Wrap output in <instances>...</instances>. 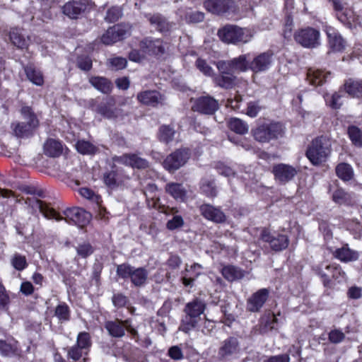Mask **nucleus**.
<instances>
[{
    "label": "nucleus",
    "instance_id": "nucleus-1",
    "mask_svg": "<svg viewBox=\"0 0 362 362\" xmlns=\"http://www.w3.org/2000/svg\"><path fill=\"white\" fill-rule=\"evenodd\" d=\"M21 114L25 122L15 121L11 124L12 134L17 138L31 136L39 126V120L31 107L24 106L21 109Z\"/></svg>",
    "mask_w": 362,
    "mask_h": 362
},
{
    "label": "nucleus",
    "instance_id": "nucleus-2",
    "mask_svg": "<svg viewBox=\"0 0 362 362\" xmlns=\"http://www.w3.org/2000/svg\"><path fill=\"white\" fill-rule=\"evenodd\" d=\"M206 307L204 300L199 298H195L187 303L184 308L185 315L182 320L180 330L187 333L196 327Z\"/></svg>",
    "mask_w": 362,
    "mask_h": 362
},
{
    "label": "nucleus",
    "instance_id": "nucleus-3",
    "mask_svg": "<svg viewBox=\"0 0 362 362\" xmlns=\"http://www.w3.org/2000/svg\"><path fill=\"white\" fill-rule=\"evenodd\" d=\"M332 153V144L329 138L319 136L313 140L306 151V156L314 165L327 161Z\"/></svg>",
    "mask_w": 362,
    "mask_h": 362
},
{
    "label": "nucleus",
    "instance_id": "nucleus-4",
    "mask_svg": "<svg viewBox=\"0 0 362 362\" xmlns=\"http://www.w3.org/2000/svg\"><path fill=\"white\" fill-rule=\"evenodd\" d=\"M218 36L221 41L228 44L247 43L252 38L253 33L249 28L226 25L218 30Z\"/></svg>",
    "mask_w": 362,
    "mask_h": 362
},
{
    "label": "nucleus",
    "instance_id": "nucleus-5",
    "mask_svg": "<svg viewBox=\"0 0 362 362\" xmlns=\"http://www.w3.org/2000/svg\"><path fill=\"white\" fill-rule=\"evenodd\" d=\"M117 274L123 279H130L134 286L141 287L146 283L148 272L144 267L124 263L117 266Z\"/></svg>",
    "mask_w": 362,
    "mask_h": 362
},
{
    "label": "nucleus",
    "instance_id": "nucleus-6",
    "mask_svg": "<svg viewBox=\"0 0 362 362\" xmlns=\"http://www.w3.org/2000/svg\"><path fill=\"white\" fill-rule=\"evenodd\" d=\"M284 134L283 127L279 122L263 124L253 130V136L260 143H268L277 139Z\"/></svg>",
    "mask_w": 362,
    "mask_h": 362
},
{
    "label": "nucleus",
    "instance_id": "nucleus-7",
    "mask_svg": "<svg viewBox=\"0 0 362 362\" xmlns=\"http://www.w3.org/2000/svg\"><path fill=\"white\" fill-rule=\"evenodd\" d=\"M320 32L313 28H305L297 30L294 39L297 43L305 48H315L320 45Z\"/></svg>",
    "mask_w": 362,
    "mask_h": 362
},
{
    "label": "nucleus",
    "instance_id": "nucleus-8",
    "mask_svg": "<svg viewBox=\"0 0 362 362\" xmlns=\"http://www.w3.org/2000/svg\"><path fill=\"white\" fill-rule=\"evenodd\" d=\"M131 26L128 24H117L107 30L102 35L101 42L110 45L122 40L130 35Z\"/></svg>",
    "mask_w": 362,
    "mask_h": 362
},
{
    "label": "nucleus",
    "instance_id": "nucleus-9",
    "mask_svg": "<svg viewBox=\"0 0 362 362\" xmlns=\"http://www.w3.org/2000/svg\"><path fill=\"white\" fill-rule=\"evenodd\" d=\"M190 153L188 150L179 149L166 157L163 167L170 172H174L183 166L189 160Z\"/></svg>",
    "mask_w": 362,
    "mask_h": 362
},
{
    "label": "nucleus",
    "instance_id": "nucleus-10",
    "mask_svg": "<svg viewBox=\"0 0 362 362\" xmlns=\"http://www.w3.org/2000/svg\"><path fill=\"white\" fill-rule=\"evenodd\" d=\"M218 103L214 98L206 95L194 100L192 109L205 115H213L218 109Z\"/></svg>",
    "mask_w": 362,
    "mask_h": 362
},
{
    "label": "nucleus",
    "instance_id": "nucleus-11",
    "mask_svg": "<svg viewBox=\"0 0 362 362\" xmlns=\"http://www.w3.org/2000/svg\"><path fill=\"white\" fill-rule=\"evenodd\" d=\"M65 219L69 220L81 227L88 224L91 218L90 213L78 206H73L64 211Z\"/></svg>",
    "mask_w": 362,
    "mask_h": 362
},
{
    "label": "nucleus",
    "instance_id": "nucleus-12",
    "mask_svg": "<svg viewBox=\"0 0 362 362\" xmlns=\"http://www.w3.org/2000/svg\"><path fill=\"white\" fill-rule=\"evenodd\" d=\"M269 291L267 288H261L252 294L247 300L246 310L250 313L259 312L267 300Z\"/></svg>",
    "mask_w": 362,
    "mask_h": 362
},
{
    "label": "nucleus",
    "instance_id": "nucleus-13",
    "mask_svg": "<svg viewBox=\"0 0 362 362\" xmlns=\"http://www.w3.org/2000/svg\"><path fill=\"white\" fill-rule=\"evenodd\" d=\"M273 63V54L271 52H263L250 62L249 68L254 73L267 71Z\"/></svg>",
    "mask_w": 362,
    "mask_h": 362
},
{
    "label": "nucleus",
    "instance_id": "nucleus-14",
    "mask_svg": "<svg viewBox=\"0 0 362 362\" xmlns=\"http://www.w3.org/2000/svg\"><path fill=\"white\" fill-rule=\"evenodd\" d=\"M204 6L209 12L221 15L233 11L235 4L233 0H206Z\"/></svg>",
    "mask_w": 362,
    "mask_h": 362
},
{
    "label": "nucleus",
    "instance_id": "nucleus-15",
    "mask_svg": "<svg viewBox=\"0 0 362 362\" xmlns=\"http://www.w3.org/2000/svg\"><path fill=\"white\" fill-rule=\"evenodd\" d=\"M263 241L268 243L271 248L274 251H281L286 249L289 240L285 235H272L266 229H264L261 234Z\"/></svg>",
    "mask_w": 362,
    "mask_h": 362
},
{
    "label": "nucleus",
    "instance_id": "nucleus-16",
    "mask_svg": "<svg viewBox=\"0 0 362 362\" xmlns=\"http://www.w3.org/2000/svg\"><path fill=\"white\" fill-rule=\"evenodd\" d=\"M272 173L276 180L286 183L296 175L297 170L290 165L279 163L273 166Z\"/></svg>",
    "mask_w": 362,
    "mask_h": 362
},
{
    "label": "nucleus",
    "instance_id": "nucleus-17",
    "mask_svg": "<svg viewBox=\"0 0 362 362\" xmlns=\"http://www.w3.org/2000/svg\"><path fill=\"white\" fill-rule=\"evenodd\" d=\"M146 18L152 27L160 33H168L173 29L175 24L170 23L160 13L146 14Z\"/></svg>",
    "mask_w": 362,
    "mask_h": 362
},
{
    "label": "nucleus",
    "instance_id": "nucleus-18",
    "mask_svg": "<svg viewBox=\"0 0 362 362\" xmlns=\"http://www.w3.org/2000/svg\"><path fill=\"white\" fill-rule=\"evenodd\" d=\"M86 8V0H71L64 5L62 11L69 18L76 19Z\"/></svg>",
    "mask_w": 362,
    "mask_h": 362
},
{
    "label": "nucleus",
    "instance_id": "nucleus-19",
    "mask_svg": "<svg viewBox=\"0 0 362 362\" xmlns=\"http://www.w3.org/2000/svg\"><path fill=\"white\" fill-rule=\"evenodd\" d=\"M325 269L327 270V272L323 271L322 267H318L316 269L317 274L323 279L325 285H327L329 281V274L334 279L338 280V281H341L345 278V272L342 271L340 267L326 265Z\"/></svg>",
    "mask_w": 362,
    "mask_h": 362
},
{
    "label": "nucleus",
    "instance_id": "nucleus-20",
    "mask_svg": "<svg viewBox=\"0 0 362 362\" xmlns=\"http://www.w3.org/2000/svg\"><path fill=\"white\" fill-rule=\"evenodd\" d=\"M97 112L108 119H115L121 114V110L115 107V101L112 98H108L105 103L99 105Z\"/></svg>",
    "mask_w": 362,
    "mask_h": 362
},
{
    "label": "nucleus",
    "instance_id": "nucleus-21",
    "mask_svg": "<svg viewBox=\"0 0 362 362\" xmlns=\"http://www.w3.org/2000/svg\"><path fill=\"white\" fill-rule=\"evenodd\" d=\"M137 100L144 105L155 107L162 104L164 98L156 90H145L138 93Z\"/></svg>",
    "mask_w": 362,
    "mask_h": 362
},
{
    "label": "nucleus",
    "instance_id": "nucleus-22",
    "mask_svg": "<svg viewBox=\"0 0 362 362\" xmlns=\"http://www.w3.org/2000/svg\"><path fill=\"white\" fill-rule=\"evenodd\" d=\"M142 50L149 54H163L165 52V47L163 42L160 39L146 38L141 42Z\"/></svg>",
    "mask_w": 362,
    "mask_h": 362
},
{
    "label": "nucleus",
    "instance_id": "nucleus-23",
    "mask_svg": "<svg viewBox=\"0 0 362 362\" xmlns=\"http://www.w3.org/2000/svg\"><path fill=\"white\" fill-rule=\"evenodd\" d=\"M200 210L206 219L215 223H223L226 220L224 213L214 205H201Z\"/></svg>",
    "mask_w": 362,
    "mask_h": 362
},
{
    "label": "nucleus",
    "instance_id": "nucleus-24",
    "mask_svg": "<svg viewBox=\"0 0 362 362\" xmlns=\"http://www.w3.org/2000/svg\"><path fill=\"white\" fill-rule=\"evenodd\" d=\"M128 320L122 321L119 320L107 321L105 327L109 334L115 338H121L125 334Z\"/></svg>",
    "mask_w": 362,
    "mask_h": 362
},
{
    "label": "nucleus",
    "instance_id": "nucleus-25",
    "mask_svg": "<svg viewBox=\"0 0 362 362\" xmlns=\"http://www.w3.org/2000/svg\"><path fill=\"white\" fill-rule=\"evenodd\" d=\"M117 161L132 168H146L148 165L146 160L139 157L136 154H124L117 158Z\"/></svg>",
    "mask_w": 362,
    "mask_h": 362
},
{
    "label": "nucleus",
    "instance_id": "nucleus-26",
    "mask_svg": "<svg viewBox=\"0 0 362 362\" xmlns=\"http://www.w3.org/2000/svg\"><path fill=\"white\" fill-rule=\"evenodd\" d=\"M239 351V342L235 337H229L223 341L218 351V355L221 358H226Z\"/></svg>",
    "mask_w": 362,
    "mask_h": 362
},
{
    "label": "nucleus",
    "instance_id": "nucleus-27",
    "mask_svg": "<svg viewBox=\"0 0 362 362\" xmlns=\"http://www.w3.org/2000/svg\"><path fill=\"white\" fill-rule=\"evenodd\" d=\"M334 256L343 262L356 261L359 258V253L350 249L347 245L338 248L334 251Z\"/></svg>",
    "mask_w": 362,
    "mask_h": 362
},
{
    "label": "nucleus",
    "instance_id": "nucleus-28",
    "mask_svg": "<svg viewBox=\"0 0 362 362\" xmlns=\"http://www.w3.org/2000/svg\"><path fill=\"white\" fill-rule=\"evenodd\" d=\"M200 190L208 197H215L217 195L215 179L211 176L203 177L200 182Z\"/></svg>",
    "mask_w": 362,
    "mask_h": 362
},
{
    "label": "nucleus",
    "instance_id": "nucleus-29",
    "mask_svg": "<svg viewBox=\"0 0 362 362\" xmlns=\"http://www.w3.org/2000/svg\"><path fill=\"white\" fill-rule=\"evenodd\" d=\"M90 83L98 91L107 94L112 91V84L107 78L102 76H92L89 78Z\"/></svg>",
    "mask_w": 362,
    "mask_h": 362
},
{
    "label": "nucleus",
    "instance_id": "nucleus-30",
    "mask_svg": "<svg viewBox=\"0 0 362 362\" xmlns=\"http://www.w3.org/2000/svg\"><path fill=\"white\" fill-rule=\"evenodd\" d=\"M221 274L228 281H234L243 278L245 272L238 267L227 265L222 268Z\"/></svg>",
    "mask_w": 362,
    "mask_h": 362
},
{
    "label": "nucleus",
    "instance_id": "nucleus-31",
    "mask_svg": "<svg viewBox=\"0 0 362 362\" xmlns=\"http://www.w3.org/2000/svg\"><path fill=\"white\" fill-rule=\"evenodd\" d=\"M63 147L59 141L49 139L44 145L45 153L50 157H57L62 153Z\"/></svg>",
    "mask_w": 362,
    "mask_h": 362
},
{
    "label": "nucleus",
    "instance_id": "nucleus-32",
    "mask_svg": "<svg viewBox=\"0 0 362 362\" xmlns=\"http://www.w3.org/2000/svg\"><path fill=\"white\" fill-rule=\"evenodd\" d=\"M10 40L15 46L20 49L26 48L30 42V37H25L21 30L16 28L10 32Z\"/></svg>",
    "mask_w": 362,
    "mask_h": 362
},
{
    "label": "nucleus",
    "instance_id": "nucleus-33",
    "mask_svg": "<svg viewBox=\"0 0 362 362\" xmlns=\"http://www.w3.org/2000/svg\"><path fill=\"white\" fill-rule=\"evenodd\" d=\"M247 55L243 54L230 60L232 72L233 74L244 72L250 69Z\"/></svg>",
    "mask_w": 362,
    "mask_h": 362
},
{
    "label": "nucleus",
    "instance_id": "nucleus-34",
    "mask_svg": "<svg viewBox=\"0 0 362 362\" xmlns=\"http://www.w3.org/2000/svg\"><path fill=\"white\" fill-rule=\"evenodd\" d=\"M329 44L334 51H341L345 47V42L341 36L334 29L327 31Z\"/></svg>",
    "mask_w": 362,
    "mask_h": 362
},
{
    "label": "nucleus",
    "instance_id": "nucleus-35",
    "mask_svg": "<svg viewBox=\"0 0 362 362\" xmlns=\"http://www.w3.org/2000/svg\"><path fill=\"white\" fill-rule=\"evenodd\" d=\"M327 74L319 69H309L307 73V79L313 86H320L325 81Z\"/></svg>",
    "mask_w": 362,
    "mask_h": 362
},
{
    "label": "nucleus",
    "instance_id": "nucleus-36",
    "mask_svg": "<svg viewBox=\"0 0 362 362\" xmlns=\"http://www.w3.org/2000/svg\"><path fill=\"white\" fill-rule=\"evenodd\" d=\"M336 174L339 178L344 181H349L354 177V170L351 165L341 163L336 167Z\"/></svg>",
    "mask_w": 362,
    "mask_h": 362
},
{
    "label": "nucleus",
    "instance_id": "nucleus-37",
    "mask_svg": "<svg viewBox=\"0 0 362 362\" xmlns=\"http://www.w3.org/2000/svg\"><path fill=\"white\" fill-rule=\"evenodd\" d=\"M166 191L173 197L177 202H185V192L182 188V185L178 183H169L165 187Z\"/></svg>",
    "mask_w": 362,
    "mask_h": 362
},
{
    "label": "nucleus",
    "instance_id": "nucleus-38",
    "mask_svg": "<svg viewBox=\"0 0 362 362\" xmlns=\"http://www.w3.org/2000/svg\"><path fill=\"white\" fill-rule=\"evenodd\" d=\"M17 341L14 339L0 340V354L4 356H11L17 352Z\"/></svg>",
    "mask_w": 362,
    "mask_h": 362
},
{
    "label": "nucleus",
    "instance_id": "nucleus-39",
    "mask_svg": "<svg viewBox=\"0 0 362 362\" xmlns=\"http://www.w3.org/2000/svg\"><path fill=\"white\" fill-rule=\"evenodd\" d=\"M24 191L30 194L31 197H28L25 201V204H49L47 200H42L41 199L45 198L44 192L41 190H34L30 187H26Z\"/></svg>",
    "mask_w": 362,
    "mask_h": 362
},
{
    "label": "nucleus",
    "instance_id": "nucleus-40",
    "mask_svg": "<svg viewBox=\"0 0 362 362\" xmlns=\"http://www.w3.org/2000/svg\"><path fill=\"white\" fill-rule=\"evenodd\" d=\"M75 146L77 151L83 155H94L98 151L96 146L85 140H78Z\"/></svg>",
    "mask_w": 362,
    "mask_h": 362
},
{
    "label": "nucleus",
    "instance_id": "nucleus-41",
    "mask_svg": "<svg viewBox=\"0 0 362 362\" xmlns=\"http://www.w3.org/2000/svg\"><path fill=\"white\" fill-rule=\"evenodd\" d=\"M25 72L28 80L36 86H42L44 78L42 73L35 69L32 66H28L25 68Z\"/></svg>",
    "mask_w": 362,
    "mask_h": 362
},
{
    "label": "nucleus",
    "instance_id": "nucleus-42",
    "mask_svg": "<svg viewBox=\"0 0 362 362\" xmlns=\"http://www.w3.org/2000/svg\"><path fill=\"white\" fill-rule=\"evenodd\" d=\"M346 92L353 97L362 96V83L349 79L344 84Z\"/></svg>",
    "mask_w": 362,
    "mask_h": 362
},
{
    "label": "nucleus",
    "instance_id": "nucleus-43",
    "mask_svg": "<svg viewBox=\"0 0 362 362\" xmlns=\"http://www.w3.org/2000/svg\"><path fill=\"white\" fill-rule=\"evenodd\" d=\"M175 131L173 127L168 125H163L159 129L158 139L159 141L165 144H168L174 139Z\"/></svg>",
    "mask_w": 362,
    "mask_h": 362
},
{
    "label": "nucleus",
    "instance_id": "nucleus-44",
    "mask_svg": "<svg viewBox=\"0 0 362 362\" xmlns=\"http://www.w3.org/2000/svg\"><path fill=\"white\" fill-rule=\"evenodd\" d=\"M234 74H220L214 78L215 83L223 88H230L234 83Z\"/></svg>",
    "mask_w": 362,
    "mask_h": 362
},
{
    "label": "nucleus",
    "instance_id": "nucleus-45",
    "mask_svg": "<svg viewBox=\"0 0 362 362\" xmlns=\"http://www.w3.org/2000/svg\"><path fill=\"white\" fill-rule=\"evenodd\" d=\"M229 128L240 134H246L248 132L247 124L238 118H231L228 122Z\"/></svg>",
    "mask_w": 362,
    "mask_h": 362
},
{
    "label": "nucleus",
    "instance_id": "nucleus-46",
    "mask_svg": "<svg viewBox=\"0 0 362 362\" xmlns=\"http://www.w3.org/2000/svg\"><path fill=\"white\" fill-rule=\"evenodd\" d=\"M348 134L352 144L356 147H362V132L356 126L348 128Z\"/></svg>",
    "mask_w": 362,
    "mask_h": 362
},
{
    "label": "nucleus",
    "instance_id": "nucleus-47",
    "mask_svg": "<svg viewBox=\"0 0 362 362\" xmlns=\"http://www.w3.org/2000/svg\"><path fill=\"white\" fill-rule=\"evenodd\" d=\"M54 315L61 322L69 320L70 310L69 306L65 303L59 304L56 307Z\"/></svg>",
    "mask_w": 362,
    "mask_h": 362
},
{
    "label": "nucleus",
    "instance_id": "nucleus-48",
    "mask_svg": "<svg viewBox=\"0 0 362 362\" xmlns=\"http://www.w3.org/2000/svg\"><path fill=\"white\" fill-rule=\"evenodd\" d=\"M35 209H37L47 218L62 219L60 214L55 209L50 208L49 205H35Z\"/></svg>",
    "mask_w": 362,
    "mask_h": 362
},
{
    "label": "nucleus",
    "instance_id": "nucleus-49",
    "mask_svg": "<svg viewBox=\"0 0 362 362\" xmlns=\"http://www.w3.org/2000/svg\"><path fill=\"white\" fill-rule=\"evenodd\" d=\"M77 255L81 258H86L94 252V248L88 242H83L76 246Z\"/></svg>",
    "mask_w": 362,
    "mask_h": 362
},
{
    "label": "nucleus",
    "instance_id": "nucleus-50",
    "mask_svg": "<svg viewBox=\"0 0 362 362\" xmlns=\"http://www.w3.org/2000/svg\"><path fill=\"white\" fill-rule=\"evenodd\" d=\"M76 345L85 350V354H87L91 346L90 336L86 332H80L77 336Z\"/></svg>",
    "mask_w": 362,
    "mask_h": 362
},
{
    "label": "nucleus",
    "instance_id": "nucleus-51",
    "mask_svg": "<svg viewBox=\"0 0 362 362\" xmlns=\"http://www.w3.org/2000/svg\"><path fill=\"white\" fill-rule=\"evenodd\" d=\"M341 95L337 93L333 94L326 93L324 95L326 104L333 109H339L341 105Z\"/></svg>",
    "mask_w": 362,
    "mask_h": 362
},
{
    "label": "nucleus",
    "instance_id": "nucleus-52",
    "mask_svg": "<svg viewBox=\"0 0 362 362\" xmlns=\"http://www.w3.org/2000/svg\"><path fill=\"white\" fill-rule=\"evenodd\" d=\"M264 320V325H260L259 332L264 334L269 330H272L274 328V325L277 322V318L274 314H268Z\"/></svg>",
    "mask_w": 362,
    "mask_h": 362
},
{
    "label": "nucleus",
    "instance_id": "nucleus-53",
    "mask_svg": "<svg viewBox=\"0 0 362 362\" xmlns=\"http://www.w3.org/2000/svg\"><path fill=\"white\" fill-rule=\"evenodd\" d=\"M127 61L125 58L121 57H115L109 59L108 65L115 71L124 69L127 66Z\"/></svg>",
    "mask_w": 362,
    "mask_h": 362
},
{
    "label": "nucleus",
    "instance_id": "nucleus-54",
    "mask_svg": "<svg viewBox=\"0 0 362 362\" xmlns=\"http://www.w3.org/2000/svg\"><path fill=\"white\" fill-rule=\"evenodd\" d=\"M122 15V10L118 6H112L107 11L105 21L109 23H113L118 21Z\"/></svg>",
    "mask_w": 362,
    "mask_h": 362
},
{
    "label": "nucleus",
    "instance_id": "nucleus-55",
    "mask_svg": "<svg viewBox=\"0 0 362 362\" xmlns=\"http://www.w3.org/2000/svg\"><path fill=\"white\" fill-rule=\"evenodd\" d=\"M11 262L12 266L18 271H22L27 267L25 257L19 254H15Z\"/></svg>",
    "mask_w": 362,
    "mask_h": 362
},
{
    "label": "nucleus",
    "instance_id": "nucleus-56",
    "mask_svg": "<svg viewBox=\"0 0 362 362\" xmlns=\"http://www.w3.org/2000/svg\"><path fill=\"white\" fill-rule=\"evenodd\" d=\"M351 197L350 194L341 188L337 189L332 194V199L335 202H346L351 201Z\"/></svg>",
    "mask_w": 362,
    "mask_h": 362
},
{
    "label": "nucleus",
    "instance_id": "nucleus-57",
    "mask_svg": "<svg viewBox=\"0 0 362 362\" xmlns=\"http://www.w3.org/2000/svg\"><path fill=\"white\" fill-rule=\"evenodd\" d=\"M78 192L81 196H82L83 197L88 200L95 202H97V204L100 202V197L98 194H95V192L89 188H80L78 189Z\"/></svg>",
    "mask_w": 362,
    "mask_h": 362
},
{
    "label": "nucleus",
    "instance_id": "nucleus-58",
    "mask_svg": "<svg viewBox=\"0 0 362 362\" xmlns=\"http://www.w3.org/2000/svg\"><path fill=\"white\" fill-rule=\"evenodd\" d=\"M83 354H85V350L76 344L70 347L67 352L68 357L75 361H78L81 358Z\"/></svg>",
    "mask_w": 362,
    "mask_h": 362
},
{
    "label": "nucleus",
    "instance_id": "nucleus-59",
    "mask_svg": "<svg viewBox=\"0 0 362 362\" xmlns=\"http://www.w3.org/2000/svg\"><path fill=\"white\" fill-rule=\"evenodd\" d=\"M10 298L4 286L0 284V310H7Z\"/></svg>",
    "mask_w": 362,
    "mask_h": 362
},
{
    "label": "nucleus",
    "instance_id": "nucleus-60",
    "mask_svg": "<svg viewBox=\"0 0 362 362\" xmlns=\"http://www.w3.org/2000/svg\"><path fill=\"white\" fill-rule=\"evenodd\" d=\"M196 66L202 73L206 76H211L213 74L212 68L204 59L198 58L196 61Z\"/></svg>",
    "mask_w": 362,
    "mask_h": 362
},
{
    "label": "nucleus",
    "instance_id": "nucleus-61",
    "mask_svg": "<svg viewBox=\"0 0 362 362\" xmlns=\"http://www.w3.org/2000/svg\"><path fill=\"white\" fill-rule=\"evenodd\" d=\"M105 184L110 188L114 189L117 186L116 173L115 171L107 172L103 175Z\"/></svg>",
    "mask_w": 362,
    "mask_h": 362
},
{
    "label": "nucleus",
    "instance_id": "nucleus-62",
    "mask_svg": "<svg viewBox=\"0 0 362 362\" xmlns=\"http://www.w3.org/2000/svg\"><path fill=\"white\" fill-rule=\"evenodd\" d=\"M18 195L12 190L0 188V198L6 199L10 202H20L21 200L18 199Z\"/></svg>",
    "mask_w": 362,
    "mask_h": 362
},
{
    "label": "nucleus",
    "instance_id": "nucleus-63",
    "mask_svg": "<svg viewBox=\"0 0 362 362\" xmlns=\"http://www.w3.org/2000/svg\"><path fill=\"white\" fill-rule=\"evenodd\" d=\"M183 219L180 216H174L172 219L167 222L166 227L170 230H175L183 226Z\"/></svg>",
    "mask_w": 362,
    "mask_h": 362
},
{
    "label": "nucleus",
    "instance_id": "nucleus-64",
    "mask_svg": "<svg viewBox=\"0 0 362 362\" xmlns=\"http://www.w3.org/2000/svg\"><path fill=\"white\" fill-rule=\"evenodd\" d=\"M217 69L221 74H233L230 61H219L216 64Z\"/></svg>",
    "mask_w": 362,
    "mask_h": 362
}]
</instances>
